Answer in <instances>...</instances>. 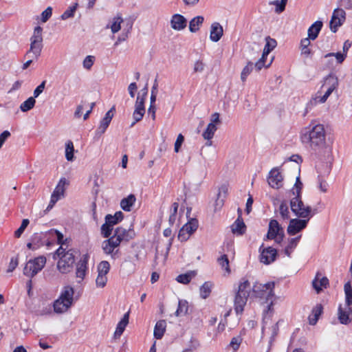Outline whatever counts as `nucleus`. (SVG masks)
<instances>
[{
  "label": "nucleus",
  "instance_id": "nucleus-1",
  "mask_svg": "<svg viewBox=\"0 0 352 352\" xmlns=\"http://www.w3.org/2000/svg\"><path fill=\"white\" fill-rule=\"evenodd\" d=\"M275 282L270 281L265 284L255 283L252 287V296L261 300H265V302L267 303V308L263 311L262 333L266 328L270 320H271L273 314V297L274 296Z\"/></svg>",
  "mask_w": 352,
  "mask_h": 352
},
{
  "label": "nucleus",
  "instance_id": "nucleus-2",
  "mask_svg": "<svg viewBox=\"0 0 352 352\" xmlns=\"http://www.w3.org/2000/svg\"><path fill=\"white\" fill-rule=\"evenodd\" d=\"M302 188V183L300 180V177L298 176L292 189V193L295 197L290 200L291 210L298 218L311 219L316 213H317V210H312L310 206H305L304 204L301 200Z\"/></svg>",
  "mask_w": 352,
  "mask_h": 352
},
{
  "label": "nucleus",
  "instance_id": "nucleus-3",
  "mask_svg": "<svg viewBox=\"0 0 352 352\" xmlns=\"http://www.w3.org/2000/svg\"><path fill=\"white\" fill-rule=\"evenodd\" d=\"M326 133L322 124L314 126L309 131L301 135L304 144H309V147L316 153H320L326 147Z\"/></svg>",
  "mask_w": 352,
  "mask_h": 352
},
{
  "label": "nucleus",
  "instance_id": "nucleus-4",
  "mask_svg": "<svg viewBox=\"0 0 352 352\" xmlns=\"http://www.w3.org/2000/svg\"><path fill=\"white\" fill-rule=\"evenodd\" d=\"M250 282L242 278L239 284L234 297V310L237 314H242L252 289Z\"/></svg>",
  "mask_w": 352,
  "mask_h": 352
},
{
  "label": "nucleus",
  "instance_id": "nucleus-5",
  "mask_svg": "<svg viewBox=\"0 0 352 352\" xmlns=\"http://www.w3.org/2000/svg\"><path fill=\"white\" fill-rule=\"evenodd\" d=\"M43 29L40 26L35 27L33 35L30 38V47L27 52L26 56L38 58L43 49Z\"/></svg>",
  "mask_w": 352,
  "mask_h": 352
},
{
  "label": "nucleus",
  "instance_id": "nucleus-6",
  "mask_svg": "<svg viewBox=\"0 0 352 352\" xmlns=\"http://www.w3.org/2000/svg\"><path fill=\"white\" fill-rule=\"evenodd\" d=\"M45 263L46 258L44 256H40L34 259H30L27 262L23 268V274L32 278L42 270Z\"/></svg>",
  "mask_w": 352,
  "mask_h": 352
},
{
  "label": "nucleus",
  "instance_id": "nucleus-7",
  "mask_svg": "<svg viewBox=\"0 0 352 352\" xmlns=\"http://www.w3.org/2000/svg\"><path fill=\"white\" fill-rule=\"evenodd\" d=\"M120 244L112 237L104 240L102 243V250L105 254L110 255L113 259L120 256Z\"/></svg>",
  "mask_w": 352,
  "mask_h": 352
},
{
  "label": "nucleus",
  "instance_id": "nucleus-8",
  "mask_svg": "<svg viewBox=\"0 0 352 352\" xmlns=\"http://www.w3.org/2000/svg\"><path fill=\"white\" fill-rule=\"evenodd\" d=\"M74 262V255L71 251H67L60 258L57 267L60 272L66 274L72 271Z\"/></svg>",
  "mask_w": 352,
  "mask_h": 352
},
{
  "label": "nucleus",
  "instance_id": "nucleus-9",
  "mask_svg": "<svg viewBox=\"0 0 352 352\" xmlns=\"http://www.w3.org/2000/svg\"><path fill=\"white\" fill-rule=\"evenodd\" d=\"M346 19V12L342 8H336L333 10L329 23L330 29L333 32H336Z\"/></svg>",
  "mask_w": 352,
  "mask_h": 352
},
{
  "label": "nucleus",
  "instance_id": "nucleus-10",
  "mask_svg": "<svg viewBox=\"0 0 352 352\" xmlns=\"http://www.w3.org/2000/svg\"><path fill=\"white\" fill-rule=\"evenodd\" d=\"M120 245L122 241L128 242L135 236V232L132 229L126 230L122 227H118L111 236Z\"/></svg>",
  "mask_w": 352,
  "mask_h": 352
},
{
  "label": "nucleus",
  "instance_id": "nucleus-11",
  "mask_svg": "<svg viewBox=\"0 0 352 352\" xmlns=\"http://www.w3.org/2000/svg\"><path fill=\"white\" fill-rule=\"evenodd\" d=\"M310 219H292L289 221L287 231L289 235H295L307 227Z\"/></svg>",
  "mask_w": 352,
  "mask_h": 352
},
{
  "label": "nucleus",
  "instance_id": "nucleus-12",
  "mask_svg": "<svg viewBox=\"0 0 352 352\" xmlns=\"http://www.w3.org/2000/svg\"><path fill=\"white\" fill-rule=\"evenodd\" d=\"M283 177L276 168H272L267 178L269 185L276 189H278L283 186Z\"/></svg>",
  "mask_w": 352,
  "mask_h": 352
},
{
  "label": "nucleus",
  "instance_id": "nucleus-13",
  "mask_svg": "<svg viewBox=\"0 0 352 352\" xmlns=\"http://www.w3.org/2000/svg\"><path fill=\"white\" fill-rule=\"evenodd\" d=\"M283 232L284 230L278 221L276 219H271L269 223L266 238L267 239L272 240L274 238H276L277 235Z\"/></svg>",
  "mask_w": 352,
  "mask_h": 352
},
{
  "label": "nucleus",
  "instance_id": "nucleus-14",
  "mask_svg": "<svg viewBox=\"0 0 352 352\" xmlns=\"http://www.w3.org/2000/svg\"><path fill=\"white\" fill-rule=\"evenodd\" d=\"M276 255L277 251L276 249L272 247L263 248L261 252L260 261L261 263L268 265L275 261Z\"/></svg>",
  "mask_w": 352,
  "mask_h": 352
},
{
  "label": "nucleus",
  "instance_id": "nucleus-15",
  "mask_svg": "<svg viewBox=\"0 0 352 352\" xmlns=\"http://www.w3.org/2000/svg\"><path fill=\"white\" fill-rule=\"evenodd\" d=\"M326 91L323 96H318L316 95L315 97H314L307 104L306 110L307 111L308 109H311L312 107L317 104L318 103H324L326 102L327 98L329 97V96L331 94V93L336 89V88H331V87H327L325 88ZM320 92H318L317 94H318Z\"/></svg>",
  "mask_w": 352,
  "mask_h": 352
},
{
  "label": "nucleus",
  "instance_id": "nucleus-16",
  "mask_svg": "<svg viewBox=\"0 0 352 352\" xmlns=\"http://www.w3.org/2000/svg\"><path fill=\"white\" fill-rule=\"evenodd\" d=\"M326 91L323 96H318L316 95L315 97H314L307 104L306 110L307 111L308 109H311L312 107L317 104L318 103H324L326 102L327 98L329 97V96L331 94V93L336 89V88H331V87H327L325 88ZM320 92H318L317 94H318Z\"/></svg>",
  "mask_w": 352,
  "mask_h": 352
},
{
  "label": "nucleus",
  "instance_id": "nucleus-17",
  "mask_svg": "<svg viewBox=\"0 0 352 352\" xmlns=\"http://www.w3.org/2000/svg\"><path fill=\"white\" fill-rule=\"evenodd\" d=\"M326 91L323 96H318L316 95L315 97H314L307 104L306 110L307 111L308 109H311L312 107L317 104L318 103H324L326 102L327 98L329 97V96L331 94V93L336 89V88H331V87H327L325 88ZM320 92H318L317 94H318Z\"/></svg>",
  "mask_w": 352,
  "mask_h": 352
},
{
  "label": "nucleus",
  "instance_id": "nucleus-18",
  "mask_svg": "<svg viewBox=\"0 0 352 352\" xmlns=\"http://www.w3.org/2000/svg\"><path fill=\"white\" fill-rule=\"evenodd\" d=\"M187 25L186 19L182 14H175L172 16L170 19L171 28L177 31L184 30Z\"/></svg>",
  "mask_w": 352,
  "mask_h": 352
},
{
  "label": "nucleus",
  "instance_id": "nucleus-19",
  "mask_svg": "<svg viewBox=\"0 0 352 352\" xmlns=\"http://www.w3.org/2000/svg\"><path fill=\"white\" fill-rule=\"evenodd\" d=\"M67 184L65 178H61L54 190L51 198L52 203H56L61 197L63 196L65 192V186Z\"/></svg>",
  "mask_w": 352,
  "mask_h": 352
},
{
  "label": "nucleus",
  "instance_id": "nucleus-20",
  "mask_svg": "<svg viewBox=\"0 0 352 352\" xmlns=\"http://www.w3.org/2000/svg\"><path fill=\"white\" fill-rule=\"evenodd\" d=\"M89 260L88 254H84L81 257L80 260L78 261L76 267V276L78 278H80L83 279L86 274V271L87 269V263Z\"/></svg>",
  "mask_w": 352,
  "mask_h": 352
},
{
  "label": "nucleus",
  "instance_id": "nucleus-21",
  "mask_svg": "<svg viewBox=\"0 0 352 352\" xmlns=\"http://www.w3.org/2000/svg\"><path fill=\"white\" fill-rule=\"evenodd\" d=\"M314 288L319 293L322 288H326L329 285V280L325 276H322V274L318 272L316 277L312 282Z\"/></svg>",
  "mask_w": 352,
  "mask_h": 352
},
{
  "label": "nucleus",
  "instance_id": "nucleus-22",
  "mask_svg": "<svg viewBox=\"0 0 352 352\" xmlns=\"http://www.w3.org/2000/svg\"><path fill=\"white\" fill-rule=\"evenodd\" d=\"M223 30L222 26L217 22L212 23L210 27V38L213 42L219 41L222 37Z\"/></svg>",
  "mask_w": 352,
  "mask_h": 352
},
{
  "label": "nucleus",
  "instance_id": "nucleus-23",
  "mask_svg": "<svg viewBox=\"0 0 352 352\" xmlns=\"http://www.w3.org/2000/svg\"><path fill=\"white\" fill-rule=\"evenodd\" d=\"M228 192V186L226 184H223L219 189L217 199L215 201V210L220 209L224 203V199L227 196Z\"/></svg>",
  "mask_w": 352,
  "mask_h": 352
},
{
  "label": "nucleus",
  "instance_id": "nucleus-24",
  "mask_svg": "<svg viewBox=\"0 0 352 352\" xmlns=\"http://www.w3.org/2000/svg\"><path fill=\"white\" fill-rule=\"evenodd\" d=\"M48 234H50L49 231L47 232L34 233L31 237L32 241L34 243V248L38 249L45 245L47 241Z\"/></svg>",
  "mask_w": 352,
  "mask_h": 352
},
{
  "label": "nucleus",
  "instance_id": "nucleus-25",
  "mask_svg": "<svg viewBox=\"0 0 352 352\" xmlns=\"http://www.w3.org/2000/svg\"><path fill=\"white\" fill-rule=\"evenodd\" d=\"M323 311V307L321 304H317L312 309L311 314L309 316L308 320L309 323L311 325H315L320 316L322 314Z\"/></svg>",
  "mask_w": 352,
  "mask_h": 352
},
{
  "label": "nucleus",
  "instance_id": "nucleus-26",
  "mask_svg": "<svg viewBox=\"0 0 352 352\" xmlns=\"http://www.w3.org/2000/svg\"><path fill=\"white\" fill-rule=\"evenodd\" d=\"M322 22L317 21L314 22L308 29V38L312 41L315 40L322 28Z\"/></svg>",
  "mask_w": 352,
  "mask_h": 352
},
{
  "label": "nucleus",
  "instance_id": "nucleus-27",
  "mask_svg": "<svg viewBox=\"0 0 352 352\" xmlns=\"http://www.w3.org/2000/svg\"><path fill=\"white\" fill-rule=\"evenodd\" d=\"M129 313L124 314L123 318L118 322L116 327V331L114 333L115 337H120L124 332L126 325L129 323Z\"/></svg>",
  "mask_w": 352,
  "mask_h": 352
},
{
  "label": "nucleus",
  "instance_id": "nucleus-28",
  "mask_svg": "<svg viewBox=\"0 0 352 352\" xmlns=\"http://www.w3.org/2000/svg\"><path fill=\"white\" fill-rule=\"evenodd\" d=\"M135 196L133 194H131L121 200L120 207L123 210L126 212H130L131 210V207L135 202Z\"/></svg>",
  "mask_w": 352,
  "mask_h": 352
},
{
  "label": "nucleus",
  "instance_id": "nucleus-29",
  "mask_svg": "<svg viewBox=\"0 0 352 352\" xmlns=\"http://www.w3.org/2000/svg\"><path fill=\"white\" fill-rule=\"evenodd\" d=\"M166 327V322L164 320L157 321L154 328V337L157 340L161 339L164 334Z\"/></svg>",
  "mask_w": 352,
  "mask_h": 352
},
{
  "label": "nucleus",
  "instance_id": "nucleus-30",
  "mask_svg": "<svg viewBox=\"0 0 352 352\" xmlns=\"http://www.w3.org/2000/svg\"><path fill=\"white\" fill-rule=\"evenodd\" d=\"M71 304L66 303V301L58 298L54 302V310L56 313L62 314L65 312L70 307Z\"/></svg>",
  "mask_w": 352,
  "mask_h": 352
},
{
  "label": "nucleus",
  "instance_id": "nucleus-31",
  "mask_svg": "<svg viewBox=\"0 0 352 352\" xmlns=\"http://www.w3.org/2000/svg\"><path fill=\"white\" fill-rule=\"evenodd\" d=\"M74 294V291L73 287L71 286H66L62 291L59 298L65 300L66 303L72 305Z\"/></svg>",
  "mask_w": 352,
  "mask_h": 352
},
{
  "label": "nucleus",
  "instance_id": "nucleus-32",
  "mask_svg": "<svg viewBox=\"0 0 352 352\" xmlns=\"http://www.w3.org/2000/svg\"><path fill=\"white\" fill-rule=\"evenodd\" d=\"M338 86V78L332 74H329L324 80V83L321 87V89L331 87V88H337Z\"/></svg>",
  "mask_w": 352,
  "mask_h": 352
},
{
  "label": "nucleus",
  "instance_id": "nucleus-33",
  "mask_svg": "<svg viewBox=\"0 0 352 352\" xmlns=\"http://www.w3.org/2000/svg\"><path fill=\"white\" fill-rule=\"evenodd\" d=\"M351 311V308L348 307V310H344L342 307V305H340L338 307V320L341 324H347L351 322V319L349 318V312Z\"/></svg>",
  "mask_w": 352,
  "mask_h": 352
},
{
  "label": "nucleus",
  "instance_id": "nucleus-34",
  "mask_svg": "<svg viewBox=\"0 0 352 352\" xmlns=\"http://www.w3.org/2000/svg\"><path fill=\"white\" fill-rule=\"evenodd\" d=\"M198 228V221L196 219H191L182 227V232H186L191 235Z\"/></svg>",
  "mask_w": 352,
  "mask_h": 352
},
{
  "label": "nucleus",
  "instance_id": "nucleus-35",
  "mask_svg": "<svg viewBox=\"0 0 352 352\" xmlns=\"http://www.w3.org/2000/svg\"><path fill=\"white\" fill-rule=\"evenodd\" d=\"M213 283L210 281L205 282L199 288L200 296L203 299L207 298L212 291Z\"/></svg>",
  "mask_w": 352,
  "mask_h": 352
},
{
  "label": "nucleus",
  "instance_id": "nucleus-36",
  "mask_svg": "<svg viewBox=\"0 0 352 352\" xmlns=\"http://www.w3.org/2000/svg\"><path fill=\"white\" fill-rule=\"evenodd\" d=\"M240 217L239 215L234 223L232 226V231L233 233H237L241 235L245 232V225L243 220L240 219Z\"/></svg>",
  "mask_w": 352,
  "mask_h": 352
},
{
  "label": "nucleus",
  "instance_id": "nucleus-37",
  "mask_svg": "<svg viewBox=\"0 0 352 352\" xmlns=\"http://www.w3.org/2000/svg\"><path fill=\"white\" fill-rule=\"evenodd\" d=\"M204 17L201 16H197L192 19L189 23V30L191 32H196L199 30V26L204 22Z\"/></svg>",
  "mask_w": 352,
  "mask_h": 352
},
{
  "label": "nucleus",
  "instance_id": "nucleus-38",
  "mask_svg": "<svg viewBox=\"0 0 352 352\" xmlns=\"http://www.w3.org/2000/svg\"><path fill=\"white\" fill-rule=\"evenodd\" d=\"M300 237H301V235H300L297 237H295V238L289 239L288 245L285 248V254L287 256L290 257L293 250L295 249L296 247L297 246Z\"/></svg>",
  "mask_w": 352,
  "mask_h": 352
},
{
  "label": "nucleus",
  "instance_id": "nucleus-39",
  "mask_svg": "<svg viewBox=\"0 0 352 352\" xmlns=\"http://www.w3.org/2000/svg\"><path fill=\"white\" fill-rule=\"evenodd\" d=\"M146 96V93H144L142 96L138 95L135 104V111H138V112L145 113L144 102Z\"/></svg>",
  "mask_w": 352,
  "mask_h": 352
},
{
  "label": "nucleus",
  "instance_id": "nucleus-40",
  "mask_svg": "<svg viewBox=\"0 0 352 352\" xmlns=\"http://www.w3.org/2000/svg\"><path fill=\"white\" fill-rule=\"evenodd\" d=\"M123 219V213L121 211L116 212L114 215L107 214L105 217L107 222L112 226L116 225Z\"/></svg>",
  "mask_w": 352,
  "mask_h": 352
},
{
  "label": "nucleus",
  "instance_id": "nucleus-41",
  "mask_svg": "<svg viewBox=\"0 0 352 352\" xmlns=\"http://www.w3.org/2000/svg\"><path fill=\"white\" fill-rule=\"evenodd\" d=\"M345 294V302L347 307L352 305V287L350 281L346 283L344 285Z\"/></svg>",
  "mask_w": 352,
  "mask_h": 352
},
{
  "label": "nucleus",
  "instance_id": "nucleus-42",
  "mask_svg": "<svg viewBox=\"0 0 352 352\" xmlns=\"http://www.w3.org/2000/svg\"><path fill=\"white\" fill-rule=\"evenodd\" d=\"M217 130V127L216 124H214L213 123H209L207 126L206 129L203 133V137L205 140H211L215 131Z\"/></svg>",
  "mask_w": 352,
  "mask_h": 352
},
{
  "label": "nucleus",
  "instance_id": "nucleus-43",
  "mask_svg": "<svg viewBox=\"0 0 352 352\" xmlns=\"http://www.w3.org/2000/svg\"><path fill=\"white\" fill-rule=\"evenodd\" d=\"M35 102V99L33 97H30L21 104L20 109L23 112H27L34 107Z\"/></svg>",
  "mask_w": 352,
  "mask_h": 352
},
{
  "label": "nucleus",
  "instance_id": "nucleus-44",
  "mask_svg": "<svg viewBox=\"0 0 352 352\" xmlns=\"http://www.w3.org/2000/svg\"><path fill=\"white\" fill-rule=\"evenodd\" d=\"M188 309V302L186 300H180L178 302V307L175 311V316H179L185 315Z\"/></svg>",
  "mask_w": 352,
  "mask_h": 352
},
{
  "label": "nucleus",
  "instance_id": "nucleus-45",
  "mask_svg": "<svg viewBox=\"0 0 352 352\" xmlns=\"http://www.w3.org/2000/svg\"><path fill=\"white\" fill-rule=\"evenodd\" d=\"M279 212L283 219H288L289 218V210L286 201H281L279 206Z\"/></svg>",
  "mask_w": 352,
  "mask_h": 352
},
{
  "label": "nucleus",
  "instance_id": "nucleus-46",
  "mask_svg": "<svg viewBox=\"0 0 352 352\" xmlns=\"http://www.w3.org/2000/svg\"><path fill=\"white\" fill-rule=\"evenodd\" d=\"M122 21V18L119 15L113 18V23L110 26L112 33L115 34L120 30Z\"/></svg>",
  "mask_w": 352,
  "mask_h": 352
},
{
  "label": "nucleus",
  "instance_id": "nucleus-47",
  "mask_svg": "<svg viewBox=\"0 0 352 352\" xmlns=\"http://www.w3.org/2000/svg\"><path fill=\"white\" fill-rule=\"evenodd\" d=\"M254 69V64L249 61L247 65L243 69L241 74V79L243 82H245L248 76L251 74Z\"/></svg>",
  "mask_w": 352,
  "mask_h": 352
},
{
  "label": "nucleus",
  "instance_id": "nucleus-48",
  "mask_svg": "<svg viewBox=\"0 0 352 352\" xmlns=\"http://www.w3.org/2000/svg\"><path fill=\"white\" fill-rule=\"evenodd\" d=\"M113 226L105 221V223L101 226V234L103 237L108 239L110 237L113 230Z\"/></svg>",
  "mask_w": 352,
  "mask_h": 352
},
{
  "label": "nucleus",
  "instance_id": "nucleus-49",
  "mask_svg": "<svg viewBox=\"0 0 352 352\" xmlns=\"http://www.w3.org/2000/svg\"><path fill=\"white\" fill-rule=\"evenodd\" d=\"M218 263L221 266V268L224 270L227 274L230 273V269L229 267V260L228 256L226 254L222 255L218 258Z\"/></svg>",
  "mask_w": 352,
  "mask_h": 352
},
{
  "label": "nucleus",
  "instance_id": "nucleus-50",
  "mask_svg": "<svg viewBox=\"0 0 352 352\" xmlns=\"http://www.w3.org/2000/svg\"><path fill=\"white\" fill-rule=\"evenodd\" d=\"M266 44L265 45L263 52L264 54H268L276 46V41L275 39L270 38V36H267L266 38Z\"/></svg>",
  "mask_w": 352,
  "mask_h": 352
},
{
  "label": "nucleus",
  "instance_id": "nucleus-51",
  "mask_svg": "<svg viewBox=\"0 0 352 352\" xmlns=\"http://www.w3.org/2000/svg\"><path fill=\"white\" fill-rule=\"evenodd\" d=\"M110 270V264L107 261H101L98 265V274L107 275Z\"/></svg>",
  "mask_w": 352,
  "mask_h": 352
},
{
  "label": "nucleus",
  "instance_id": "nucleus-52",
  "mask_svg": "<svg viewBox=\"0 0 352 352\" xmlns=\"http://www.w3.org/2000/svg\"><path fill=\"white\" fill-rule=\"evenodd\" d=\"M193 276L194 275H193L192 272H191L186 273V274H180L177 276L176 280L178 283H180L182 284H188V283L190 282Z\"/></svg>",
  "mask_w": 352,
  "mask_h": 352
},
{
  "label": "nucleus",
  "instance_id": "nucleus-53",
  "mask_svg": "<svg viewBox=\"0 0 352 352\" xmlns=\"http://www.w3.org/2000/svg\"><path fill=\"white\" fill-rule=\"evenodd\" d=\"M310 40L311 39H309V38H303L301 40L300 47H301V52L302 54H305L307 56L310 54L311 52L308 47L311 44Z\"/></svg>",
  "mask_w": 352,
  "mask_h": 352
},
{
  "label": "nucleus",
  "instance_id": "nucleus-54",
  "mask_svg": "<svg viewBox=\"0 0 352 352\" xmlns=\"http://www.w3.org/2000/svg\"><path fill=\"white\" fill-rule=\"evenodd\" d=\"M74 145L72 142L69 141L66 144V148H65V157L67 160L68 161H72L74 159Z\"/></svg>",
  "mask_w": 352,
  "mask_h": 352
},
{
  "label": "nucleus",
  "instance_id": "nucleus-55",
  "mask_svg": "<svg viewBox=\"0 0 352 352\" xmlns=\"http://www.w3.org/2000/svg\"><path fill=\"white\" fill-rule=\"evenodd\" d=\"M110 122H111V121L106 120L104 118H103L102 119V120L100 121V125L96 130V133L98 135L103 134L106 131L107 129L108 128Z\"/></svg>",
  "mask_w": 352,
  "mask_h": 352
},
{
  "label": "nucleus",
  "instance_id": "nucleus-56",
  "mask_svg": "<svg viewBox=\"0 0 352 352\" xmlns=\"http://www.w3.org/2000/svg\"><path fill=\"white\" fill-rule=\"evenodd\" d=\"M78 6V3H75L74 6L69 7L67 10H65L61 15V19L63 20L67 19L74 16V14Z\"/></svg>",
  "mask_w": 352,
  "mask_h": 352
},
{
  "label": "nucleus",
  "instance_id": "nucleus-57",
  "mask_svg": "<svg viewBox=\"0 0 352 352\" xmlns=\"http://www.w3.org/2000/svg\"><path fill=\"white\" fill-rule=\"evenodd\" d=\"M29 223L30 221L28 219H24L22 221L21 226L14 232V236L16 238H19L21 236L25 229L28 227Z\"/></svg>",
  "mask_w": 352,
  "mask_h": 352
},
{
  "label": "nucleus",
  "instance_id": "nucleus-58",
  "mask_svg": "<svg viewBox=\"0 0 352 352\" xmlns=\"http://www.w3.org/2000/svg\"><path fill=\"white\" fill-rule=\"evenodd\" d=\"M278 322H277L276 324H273L270 329H271V337H270V340L269 342V344H270L269 349H270V347L272 344V342L274 341L275 338L278 333V331H279Z\"/></svg>",
  "mask_w": 352,
  "mask_h": 352
},
{
  "label": "nucleus",
  "instance_id": "nucleus-59",
  "mask_svg": "<svg viewBox=\"0 0 352 352\" xmlns=\"http://www.w3.org/2000/svg\"><path fill=\"white\" fill-rule=\"evenodd\" d=\"M94 61L95 57L94 56H87L82 62L83 67L88 70L90 69L92 67Z\"/></svg>",
  "mask_w": 352,
  "mask_h": 352
},
{
  "label": "nucleus",
  "instance_id": "nucleus-60",
  "mask_svg": "<svg viewBox=\"0 0 352 352\" xmlns=\"http://www.w3.org/2000/svg\"><path fill=\"white\" fill-rule=\"evenodd\" d=\"M331 56H335L337 60L338 63H342L344 60V59L346 56V54L345 53L337 52V53H329V54H327L324 55V58H328V57H331Z\"/></svg>",
  "mask_w": 352,
  "mask_h": 352
},
{
  "label": "nucleus",
  "instance_id": "nucleus-61",
  "mask_svg": "<svg viewBox=\"0 0 352 352\" xmlns=\"http://www.w3.org/2000/svg\"><path fill=\"white\" fill-rule=\"evenodd\" d=\"M241 342H242V338H241V336L234 337L231 340L229 346L234 351H236L239 348Z\"/></svg>",
  "mask_w": 352,
  "mask_h": 352
},
{
  "label": "nucleus",
  "instance_id": "nucleus-62",
  "mask_svg": "<svg viewBox=\"0 0 352 352\" xmlns=\"http://www.w3.org/2000/svg\"><path fill=\"white\" fill-rule=\"evenodd\" d=\"M107 282V275L98 274L96 280V284L98 287H104Z\"/></svg>",
  "mask_w": 352,
  "mask_h": 352
},
{
  "label": "nucleus",
  "instance_id": "nucleus-63",
  "mask_svg": "<svg viewBox=\"0 0 352 352\" xmlns=\"http://www.w3.org/2000/svg\"><path fill=\"white\" fill-rule=\"evenodd\" d=\"M52 14V8L51 7H47L41 13L42 22L45 23L51 17Z\"/></svg>",
  "mask_w": 352,
  "mask_h": 352
},
{
  "label": "nucleus",
  "instance_id": "nucleus-64",
  "mask_svg": "<svg viewBox=\"0 0 352 352\" xmlns=\"http://www.w3.org/2000/svg\"><path fill=\"white\" fill-rule=\"evenodd\" d=\"M341 8L346 10H352V0H340Z\"/></svg>",
  "mask_w": 352,
  "mask_h": 352
}]
</instances>
